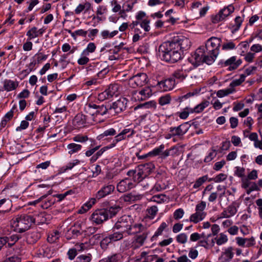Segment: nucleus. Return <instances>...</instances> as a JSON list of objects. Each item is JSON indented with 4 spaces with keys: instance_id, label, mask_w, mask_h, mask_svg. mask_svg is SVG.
Instances as JSON below:
<instances>
[{
    "instance_id": "nucleus-30",
    "label": "nucleus",
    "mask_w": 262,
    "mask_h": 262,
    "mask_svg": "<svg viewBox=\"0 0 262 262\" xmlns=\"http://www.w3.org/2000/svg\"><path fill=\"white\" fill-rule=\"evenodd\" d=\"M20 238V235L18 234H13L9 237L8 236H2L1 237V239H4L5 241L4 243V246L6 244H8V246L9 247H12L13 245L15 244V243L18 241V240Z\"/></svg>"
},
{
    "instance_id": "nucleus-34",
    "label": "nucleus",
    "mask_w": 262,
    "mask_h": 262,
    "mask_svg": "<svg viewBox=\"0 0 262 262\" xmlns=\"http://www.w3.org/2000/svg\"><path fill=\"white\" fill-rule=\"evenodd\" d=\"M119 89V86L118 84H111L108 88L105 90V91L111 98L114 96H117L118 95Z\"/></svg>"
},
{
    "instance_id": "nucleus-55",
    "label": "nucleus",
    "mask_w": 262,
    "mask_h": 262,
    "mask_svg": "<svg viewBox=\"0 0 262 262\" xmlns=\"http://www.w3.org/2000/svg\"><path fill=\"white\" fill-rule=\"evenodd\" d=\"M208 176L205 175L203 176L202 177L199 178L195 182L193 188L194 189H198L200 186H201L205 182H206L208 180Z\"/></svg>"
},
{
    "instance_id": "nucleus-25",
    "label": "nucleus",
    "mask_w": 262,
    "mask_h": 262,
    "mask_svg": "<svg viewBox=\"0 0 262 262\" xmlns=\"http://www.w3.org/2000/svg\"><path fill=\"white\" fill-rule=\"evenodd\" d=\"M187 72L186 69L182 67L181 69L176 70L172 75V77L175 80L177 79L176 83L183 81L187 76Z\"/></svg>"
},
{
    "instance_id": "nucleus-16",
    "label": "nucleus",
    "mask_w": 262,
    "mask_h": 262,
    "mask_svg": "<svg viewBox=\"0 0 262 262\" xmlns=\"http://www.w3.org/2000/svg\"><path fill=\"white\" fill-rule=\"evenodd\" d=\"M190 124L188 122H184L177 127H170L169 128V132L171 136H178L182 137L188 130Z\"/></svg>"
},
{
    "instance_id": "nucleus-6",
    "label": "nucleus",
    "mask_w": 262,
    "mask_h": 262,
    "mask_svg": "<svg viewBox=\"0 0 262 262\" xmlns=\"http://www.w3.org/2000/svg\"><path fill=\"white\" fill-rule=\"evenodd\" d=\"M35 222V219L33 216L23 214L17 216L13 222V225L16 231L22 233L28 230Z\"/></svg>"
},
{
    "instance_id": "nucleus-17",
    "label": "nucleus",
    "mask_w": 262,
    "mask_h": 262,
    "mask_svg": "<svg viewBox=\"0 0 262 262\" xmlns=\"http://www.w3.org/2000/svg\"><path fill=\"white\" fill-rule=\"evenodd\" d=\"M146 16V14L143 11H139L136 15V20L133 21L132 23L129 24V27L133 30L135 33L141 34L142 31L138 27L139 25V20L143 19Z\"/></svg>"
},
{
    "instance_id": "nucleus-45",
    "label": "nucleus",
    "mask_w": 262,
    "mask_h": 262,
    "mask_svg": "<svg viewBox=\"0 0 262 262\" xmlns=\"http://www.w3.org/2000/svg\"><path fill=\"white\" fill-rule=\"evenodd\" d=\"M59 237L60 233L59 231L54 230L48 235L47 241L50 243H54L59 239Z\"/></svg>"
},
{
    "instance_id": "nucleus-18",
    "label": "nucleus",
    "mask_w": 262,
    "mask_h": 262,
    "mask_svg": "<svg viewBox=\"0 0 262 262\" xmlns=\"http://www.w3.org/2000/svg\"><path fill=\"white\" fill-rule=\"evenodd\" d=\"M135 186V184L130 179L125 178L118 183L117 189L119 192L123 193L132 189Z\"/></svg>"
},
{
    "instance_id": "nucleus-38",
    "label": "nucleus",
    "mask_w": 262,
    "mask_h": 262,
    "mask_svg": "<svg viewBox=\"0 0 262 262\" xmlns=\"http://www.w3.org/2000/svg\"><path fill=\"white\" fill-rule=\"evenodd\" d=\"M209 102L208 101L205 100L202 102L194 107H191L192 113L198 114L202 112L209 105Z\"/></svg>"
},
{
    "instance_id": "nucleus-33",
    "label": "nucleus",
    "mask_w": 262,
    "mask_h": 262,
    "mask_svg": "<svg viewBox=\"0 0 262 262\" xmlns=\"http://www.w3.org/2000/svg\"><path fill=\"white\" fill-rule=\"evenodd\" d=\"M168 227V224L165 222H162L160 226L158 228L154 234L151 237V241L153 242L156 241L159 236L163 234L164 230L167 229Z\"/></svg>"
},
{
    "instance_id": "nucleus-35",
    "label": "nucleus",
    "mask_w": 262,
    "mask_h": 262,
    "mask_svg": "<svg viewBox=\"0 0 262 262\" xmlns=\"http://www.w3.org/2000/svg\"><path fill=\"white\" fill-rule=\"evenodd\" d=\"M137 3L136 1H127L123 5V9L120 11V14L121 15V17H124V15H123V13L126 12L132 11V9L135 5V4Z\"/></svg>"
},
{
    "instance_id": "nucleus-1",
    "label": "nucleus",
    "mask_w": 262,
    "mask_h": 262,
    "mask_svg": "<svg viewBox=\"0 0 262 262\" xmlns=\"http://www.w3.org/2000/svg\"><path fill=\"white\" fill-rule=\"evenodd\" d=\"M183 43L168 41L163 42L159 48V56L162 60L169 63H175L182 58L181 49H186Z\"/></svg>"
},
{
    "instance_id": "nucleus-44",
    "label": "nucleus",
    "mask_w": 262,
    "mask_h": 262,
    "mask_svg": "<svg viewBox=\"0 0 262 262\" xmlns=\"http://www.w3.org/2000/svg\"><path fill=\"white\" fill-rule=\"evenodd\" d=\"M108 235L113 243H114L123 239L124 236H125V234L121 231L118 230V231L115 232L113 233L109 234Z\"/></svg>"
},
{
    "instance_id": "nucleus-24",
    "label": "nucleus",
    "mask_w": 262,
    "mask_h": 262,
    "mask_svg": "<svg viewBox=\"0 0 262 262\" xmlns=\"http://www.w3.org/2000/svg\"><path fill=\"white\" fill-rule=\"evenodd\" d=\"M234 248L232 247H229L225 250V251L222 253L220 258L221 262H229L233 257Z\"/></svg>"
},
{
    "instance_id": "nucleus-28",
    "label": "nucleus",
    "mask_w": 262,
    "mask_h": 262,
    "mask_svg": "<svg viewBox=\"0 0 262 262\" xmlns=\"http://www.w3.org/2000/svg\"><path fill=\"white\" fill-rule=\"evenodd\" d=\"M41 234L37 230L29 232L27 235V241L30 244H33L36 243L40 238Z\"/></svg>"
},
{
    "instance_id": "nucleus-21",
    "label": "nucleus",
    "mask_w": 262,
    "mask_h": 262,
    "mask_svg": "<svg viewBox=\"0 0 262 262\" xmlns=\"http://www.w3.org/2000/svg\"><path fill=\"white\" fill-rule=\"evenodd\" d=\"M237 211L235 203H232L223 210L218 219L229 218L235 214Z\"/></svg>"
},
{
    "instance_id": "nucleus-4",
    "label": "nucleus",
    "mask_w": 262,
    "mask_h": 262,
    "mask_svg": "<svg viewBox=\"0 0 262 262\" xmlns=\"http://www.w3.org/2000/svg\"><path fill=\"white\" fill-rule=\"evenodd\" d=\"M83 111L90 116L89 118L94 120V123L100 122V119L98 118L99 116H106L105 102L101 105H97L94 102H88L85 104Z\"/></svg>"
},
{
    "instance_id": "nucleus-12",
    "label": "nucleus",
    "mask_w": 262,
    "mask_h": 262,
    "mask_svg": "<svg viewBox=\"0 0 262 262\" xmlns=\"http://www.w3.org/2000/svg\"><path fill=\"white\" fill-rule=\"evenodd\" d=\"M234 11V7L232 5H229L227 7L221 9L217 14L211 16V21L213 24H216L223 21L227 17L229 16Z\"/></svg>"
},
{
    "instance_id": "nucleus-50",
    "label": "nucleus",
    "mask_w": 262,
    "mask_h": 262,
    "mask_svg": "<svg viewBox=\"0 0 262 262\" xmlns=\"http://www.w3.org/2000/svg\"><path fill=\"white\" fill-rule=\"evenodd\" d=\"M96 49V46L94 42H90L86 49L82 51V54L85 55H89L90 53H94Z\"/></svg>"
},
{
    "instance_id": "nucleus-23",
    "label": "nucleus",
    "mask_w": 262,
    "mask_h": 262,
    "mask_svg": "<svg viewBox=\"0 0 262 262\" xmlns=\"http://www.w3.org/2000/svg\"><path fill=\"white\" fill-rule=\"evenodd\" d=\"M204 48V50L206 52L207 56L209 58H211L213 59V63L215 60L217 56L219 54V49L213 48L211 46H210V44L206 41L205 45L202 46Z\"/></svg>"
},
{
    "instance_id": "nucleus-31",
    "label": "nucleus",
    "mask_w": 262,
    "mask_h": 262,
    "mask_svg": "<svg viewBox=\"0 0 262 262\" xmlns=\"http://www.w3.org/2000/svg\"><path fill=\"white\" fill-rule=\"evenodd\" d=\"M206 212H200L195 211V213L192 214L190 215L189 217V221L190 222L194 224H197L198 223L203 220L206 217Z\"/></svg>"
},
{
    "instance_id": "nucleus-15",
    "label": "nucleus",
    "mask_w": 262,
    "mask_h": 262,
    "mask_svg": "<svg viewBox=\"0 0 262 262\" xmlns=\"http://www.w3.org/2000/svg\"><path fill=\"white\" fill-rule=\"evenodd\" d=\"M132 99L136 101H143L149 98L152 95L151 90L149 87H145L142 90L138 92L133 91L132 92Z\"/></svg>"
},
{
    "instance_id": "nucleus-64",
    "label": "nucleus",
    "mask_w": 262,
    "mask_h": 262,
    "mask_svg": "<svg viewBox=\"0 0 262 262\" xmlns=\"http://www.w3.org/2000/svg\"><path fill=\"white\" fill-rule=\"evenodd\" d=\"M184 214V211L182 208H179L174 211L173 212V218L176 220H178L183 216Z\"/></svg>"
},
{
    "instance_id": "nucleus-47",
    "label": "nucleus",
    "mask_w": 262,
    "mask_h": 262,
    "mask_svg": "<svg viewBox=\"0 0 262 262\" xmlns=\"http://www.w3.org/2000/svg\"><path fill=\"white\" fill-rule=\"evenodd\" d=\"M112 147H110V145L105 147H103L100 150H99L96 153H95L91 158V162H95L106 151L107 149L111 148Z\"/></svg>"
},
{
    "instance_id": "nucleus-2",
    "label": "nucleus",
    "mask_w": 262,
    "mask_h": 262,
    "mask_svg": "<svg viewBox=\"0 0 262 262\" xmlns=\"http://www.w3.org/2000/svg\"><path fill=\"white\" fill-rule=\"evenodd\" d=\"M117 132L114 128H110L104 130L98 136L99 140H103L107 141L112 140L110 144V147H114L116 144L127 138H131L135 132L131 128H125L119 133L116 135Z\"/></svg>"
},
{
    "instance_id": "nucleus-20",
    "label": "nucleus",
    "mask_w": 262,
    "mask_h": 262,
    "mask_svg": "<svg viewBox=\"0 0 262 262\" xmlns=\"http://www.w3.org/2000/svg\"><path fill=\"white\" fill-rule=\"evenodd\" d=\"M52 192V190L48 191V193L45 195H47V196L41 201L40 206L44 209H47L52 206L56 202V200L55 198V196L50 195Z\"/></svg>"
},
{
    "instance_id": "nucleus-9",
    "label": "nucleus",
    "mask_w": 262,
    "mask_h": 262,
    "mask_svg": "<svg viewBox=\"0 0 262 262\" xmlns=\"http://www.w3.org/2000/svg\"><path fill=\"white\" fill-rule=\"evenodd\" d=\"M137 175L135 177V182H140L147 178L155 169V165L152 162H148L138 166Z\"/></svg>"
},
{
    "instance_id": "nucleus-7",
    "label": "nucleus",
    "mask_w": 262,
    "mask_h": 262,
    "mask_svg": "<svg viewBox=\"0 0 262 262\" xmlns=\"http://www.w3.org/2000/svg\"><path fill=\"white\" fill-rule=\"evenodd\" d=\"M149 233L147 228L141 223H138L136 228L133 229L132 235H135L133 242L135 248H139L143 245Z\"/></svg>"
},
{
    "instance_id": "nucleus-63",
    "label": "nucleus",
    "mask_w": 262,
    "mask_h": 262,
    "mask_svg": "<svg viewBox=\"0 0 262 262\" xmlns=\"http://www.w3.org/2000/svg\"><path fill=\"white\" fill-rule=\"evenodd\" d=\"M89 55H83L81 53V57L77 60V63L79 65L84 66L86 64L90 61L89 58L88 57Z\"/></svg>"
},
{
    "instance_id": "nucleus-22",
    "label": "nucleus",
    "mask_w": 262,
    "mask_h": 262,
    "mask_svg": "<svg viewBox=\"0 0 262 262\" xmlns=\"http://www.w3.org/2000/svg\"><path fill=\"white\" fill-rule=\"evenodd\" d=\"M176 84V81L173 77H170L159 82V85L163 91L172 90Z\"/></svg>"
},
{
    "instance_id": "nucleus-8",
    "label": "nucleus",
    "mask_w": 262,
    "mask_h": 262,
    "mask_svg": "<svg viewBox=\"0 0 262 262\" xmlns=\"http://www.w3.org/2000/svg\"><path fill=\"white\" fill-rule=\"evenodd\" d=\"M188 61L195 67L203 63L208 65L213 63V59L208 57L202 46L198 48L194 54L191 55L188 58Z\"/></svg>"
},
{
    "instance_id": "nucleus-11",
    "label": "nucleus",
    "mask_w": 262,
    "mask_h": 262,
    "mask_svg": "<svg viewBox=\"0 0 262 262\" xmlns=\"http://www.w3.org/2000/svg\"><path fill=\"white\" fill-rule=\"evenodd\" d=\"M242 63V59L237 58L235 56H233L226 60H221L219 63V65L223 68L227 67L228 71H232L237 69Z\"/></svg>"
},
{
    "instance_id": "nucleus-58",
    "label": "nucleus",
    "mask_w": 262,
    "mask_h": 262,
    "mask_svg": "<svg viewBox=\"0 0 262 262\" xmlns=\"http://www.w3.org/2000/svg\"><path fill=\"white\" fill-rule=\"evenodd\" d=\"M187 235L185 233L179 234L176 236V241L179 244H184L187 243Z\"/></svg>"
},
{
    "instance_id": "nucleus-41",
    "label": "nucleus",
    "mask_w": 262,
    "mask_h": 262,
    "mask_svg": "<svg viewBox=\"0 0 262 262\" xmlns=\"http://www.w3.org/2000/svg\"><path fill=\"white\" fill-rule=\"evenodd\" d=\"M190 114L192 113L191 107L189 106H186L181 112L177 113L178 116L181 119H186Z\"/></svg>"
},
{
    "instance_id": "nucleus-13",
    "label": "nucleus",
    "mask_w": 262,
    "mask_h": 262,
    "mask_svg": "<svg viewBox=\"0 0 262 262\" xmlns=\"http://www.w3.org/2000/svg\"><path fill=\"white\" fill-rule=\"evenodd\" d=\"M148 82L147 75L144 73H138L129 79V85L133 88L141 87Z\"/></svg>"
},
{
    "instance_id": "nucleus-39",
    "label": "nucleus",
    "mask_w": 262,
    "mask_h": 262,
    "mask_svg": "<svg viewBox=\"0 0 262 262\" xmlns=\"http://www.w3.org/2000/svg\"><path fill=\"white\" fill-rule=\"evenodd\" d=\"M143 197V195L140 194H135L134 192H131L124 196V200L125 202H135L140 200Z\"/></svg>"
},
{
    "instance_id": "nucleus-56",
    "label": "nucleus",
    "mask_w": 262,
    "mask_h": 262,
    "mask_svg": "<svg viewBox=\"0 0 262 262\" xmlns=\"http://www.w3.org/2000/svg\"><path fill=\"white\" fill-rule=\"evenodd\" d=\"M27 36L28 37V40H31L38 36L37 28L33 27L27 32Z\"/></svg>"
},
{
    "instance_id": "nucleus-60",
    "label": "nucleus",
    "mask_w": 262,
    "mask_h": 262,
    "mask_svg": "<svg viewBox=\"0 0 262 262\" xmlns=\"http://www.w3.org/2000/svg\"><path fill=\"white\" fill-rule=\"evenodd\" d=\"M171 101V97L170 95L167 94L163 96H162L159 99V103L161 105H164L170 103Z\"/></svg>"
},
{
    "instance_id": "nucleus-5",
    "label": "nucleus",
    "mask_w": 262,
    "mask_h": 262,
    "mask_svg": "<svg viewBox=\"0 0 262 262\" xmlns=\"http://www.w3.org/2000/svg\"><path fill=\"white\" fill-rule=\"evenodd\" d=\"M128 103V99L125 97H121L112 103L105 102L106 116L113 117L123 113L127 109Z\"/></svg>"
},
{
    "instance_id": "nucleus-46",
    "label": "nucleus",
    "mask_w": 262,
    "mask_h": 262,
    "mask_svg": "<svg viewBox=\"0 0 262 262\" xmlns=\"http://www.w3.org/2000/svg\"><path fill=\"white\" fill-rule=\"evenodd\" d=\"M207 41L210 44V46L213 47V48L217 49L220 50L221 40L220 39L212 37L208 39Z\"/></svg>"
},
{
    "instance_id": "nucleus-29",
    "label": "nucleus",
    "mask_w": 262,
    "mask_h": 262,
    "mask_svg": "<svg viewBox=\"0 0 262 262\" xmlns=\"http://www.w3.org/2000/svg\"><path fill=\"white\" fill-rule=\"evenodd\" d=\"M92 4L89 2H86L84 4H80L75 9V13L76 14H79L82 11H84V13H86L89 10L92 9Z\"/></svg>"
},
{
    "instance_id": "nucleus-14",
    "label": "nucleus",
    "mask_w": 262,
    "mask_h": 262,
    "mask_svg": "<svg viewBox=\"0 0 262 262\" xmlns=\"http://www.w3.org/2000/svg\"><path fill=\"white\" fill-rule=\"evenodd\" d=\"M108 219V214L105 208L96 210L90 218L91 221L97 225L101 224Z\"/></svg>"
},
{
    "instance_id": "nucleus-61",
    "label": "nucleus",
    "mask_w": 262,
    "mask_h": 262,
    "mask_svg": "<svg viewBox=\"0 0 262 262\" xmlns=\"http://www.w3.org/2000/svg\"><path fill=\"white\" fill-rule=\"evenodd\" d=\"M227 178V175L224 173H220L219 174L217 175L215 178L209 179L208 180L209 182H210L211 181H213L214 182L216 183H219L221 182L222 181H224Z\"/></svg>"
},
{
    "instance_id": "nucleus-59",
    "label": "nucleus",
    "mask_w": 262,
    "mask_h": 262,
    "mask_svg": "<svg viewBox=\"0 0 262 262\" xmlns=\"http://www.w3.org/2000/svg\"><path fill=\"white\" fill-rule=\"evenodd\" d=\"M158 208L156 206H152L147 209L148 217L153 219L158 212Z\"/></svg>"
},
{
    "instance_id": "nucleus-19",
    "label": "nucleus",
    "mask_w": 262,
    "mask_h": 262,
    "mask_svg": "<svg viewBox=\"0 0 262 262\" xmlns=\"http://www.w3.org/2000/svg\"><path fill=\"white\" fill-rule=\"evenodd\" d=\"M115 190V186L113 184H108L104 185L96 193L95 198L97 200H100L107 195L111 194Z\"/></svg>"
},
{
    "instance_id": "nucleus-27",
    "label": "nucleus",
    "mask_w": 262,
    "mask_h": 262,
    "mask_svg": "<svg viewBox=\"0 0 262 262\" xmlns=\"http://www.w3.org/2000/svg\"><path fill=\"white\" fill-rule=\"evenodd\" d=\"M19 82L11 79H5L3 81V88L7 92L13 91L18 86Z\"/></svg>"
},
{
    "instance_id": "nucleus-49",
    "label": "nucleus",
    "mask_w": 262,
    "mask_h": 262,
    "mask_svg": "<svg viewBox=\"0 0 262 262\" xmlns=\"http://www.w3.org/2000/svg\"><path fill=\"white\" fill-rule=\"evenodd\" d=\"M112 243L113 242L108 235L103 236L100 242V247L102 249L105 250L108 248L109 244Z\"/></svg>"
},
{
    "instance_id": "nucleus-10",
    "label": "nucleus",
    "mask_w": 262,
    "mask_h": 262,
    "mask_svg": "<svg viewBox=\"0 0 262 262\" xmlns=\"http://www.w3.org/2000/svg\"><path fill=\"white\" fill-rule=\"evenodd\" d=\"M93 119L82 113L77 114L73 120L72 124L75 129H80L94 124Z\"/></svg>"
},
{
    "instance_id": "nucleus-36",
    "label": "nucleus",
    "mask_w": 262,
    "mask_h": 262,
    "mask_svg": "<svg viewBox=\"0 0 262 262\" xmlns=\"http://www.w3.org/2000/svg\"><path fill=\"white\" fill-rule=\"evenodd\" d=\"M105 209L107 211L108 218H111L117 214V213L121 210V207L119 205L115 204Z\"/></svg>"
},
{
    "instance_id": "nucleus-42",
    "label": "nucleus",
    "mask_w": 262,
    "mask_h": 262,
    "mask_svg": "<svg viewBox=\"0 0 262 262\" xmlns=\"http://www.w3.org/2000/svg\"><path fill=\"white\" fill-rule=\"evenodd\" d=\"M150 19H148V16L146 15L143 19L139 20L140 27L143 29L145 32H149L150 30Z\"/></svg>"
},
{
    "instance_id": "nucleus-54",
    "label": "nucleus",
    "mask_w": 262,
    "mask_h": 262,
    "mask_svg": "<svg viewBox=\"0 0 262 262\" xmlns=\"http://www.w3.org/2000/svg\"><path fill=\"white\" fill-rule=\"evenodd\" d=\"M234 90L232 88H228L226 89H223L218 91L216 93V96L218 97L222 98L229 94H232L234 92Z\"/></svg>"
},
{
    "instance_id": "nucleus-57",
    "label": "nucleus",
    "mask_w": 262,
    "mask_h": 262,
    "mask_svg": "<svg viewBox=\"0 0 262 262\" xmlns=\"http://www.w3.org/2000/svg\"><path fill=\"white\" fill-rule=\"evenodd\" d=\"M164 145L161 144L159 147L155 148L152 151L149 152L148 155H149V156H156L159 155L164 149Z\"/></svg>"
},
{
    "instance_id": "nucleus-37",
    "label": "nucleus",
    "mask_w": 262,
    "mask_h": 262,
    "mask_svg": "<svg viewBox=\"0 0 262 262\" xmlns=\"http://www.w3.org/2000/svg\"><path fill=\"white\" fill-rule=\"evenodd\" d=\"M82 146L80 144L75 143H71L67 145L68 154L72 155L80 151L82 149Z\"/></svg>"
},
{
    "instance_id": "nucleus-40",
    "label": "nucleus",
    "mask_w": 262,
    "mask_h": 262,
    "mask_svg": "<svg viewBox=\"0 0 262 262\" xmlns=\"http://www.w3.org/2000/svg\"><path fill=\"white\" fill-rule=\"evenodd\" d=\"M79 163L80 161L79 160H74L72 162L68 163L66 165L60 167L59 169V172L64 173L68 170L72 169L75 166L79 164Z\"/></svg>"
},
{
    "instance_id": "nucleus-52",
    "label": "nucleus",
    "mask_w": 262,
    "mask_h": 262,
    "mask_svg": "<svg viewBox=\"0 0 262 262\" xmlns=\"http://www.w3.org/2000/svg\"><path fill=\"white\" fill-rule=\"evenodd\" d=\"M214 239L217 245H222L225 244L228 241V237L226 234L223 233H220Z\"/></svg>"
},
{
    "instance_id": "nucleus-26",
    "label": "nucleus",
    "mask_w": 262,
    "mask_h": 262,
    "mask_svg": "<svg viewBox=\"0 0 262 262\" xmlns=\"http://www.w3.org/2000/svg\"><path fill=\"white\" fill-rule=\"evenodd\" d=\"M82 234L81 230L76 229L75 225L69 228L65 233L67 239H75Z\"/></svg>"
},
{
    "instance_id": "nucleus-43",
    "label": "nucleus",
    "mask_w": 262,
    "mask_h": 262,
    "mask_svg": "<svg viewBox=\"0 0 262 262\" xmlns=\"http://www.w3.org/2000/svg\"><path fill=\"white\" fill-rule=\"evenodd\" d=\"M72 139L75 142L82 143L86 142L89 140H90L92 143L93 142H95V141L92 139H89L88 136L81 134L77 135L76 136H74ZM93 145H95V143H93Z\"/></svg>"
},
{
    "instance_id": "nucleus-3",
    "label": "nucleus",
    "mask_w": 262,
    "mask_h": 262,
    "mask_svg": "<svg viewBox=\"0 0 262 262\" xmlns=\"http://www.w3.org/2000/svg\"><path fill=\"white\" fill-rule=\"evenodd\" d=\"M134 219L130 215H124L118 218L114 224L113 229L119 230L125 234V236L132 235L133 229L136 228L138 223L134 224Z\"/></svg>"
},
{
    "instance_id": "nucleus-62",
    "label": "nucleus",
    "mask_w": 262,
    "mask_h": 262,
    "mask_svg": "<svg viewBox=\"0 0 262 262\" xmlns=\"http://www.w3.org/2000/svg\"><path fill=\"white\" fill-rule=\"evenodd\" d=\"M15 110L17 111V105L16 104H14L11 110L6 114L3 118L9 121L12 118Z\"/></svg>"
},
{
    "instance_id": "nucleus-51",
    "label": "nucleus",
    "mask_w": 262,
    "mask_h": 262,
    "mask_svg": "<svg viewBox=\"0 0 262 262\" xmlns=\"http://www.w3.org/2000/svg\"><path fill=\"white\" fill-rule=\"evenodd\" d=\"M118 33V30H115L111 32L109 31L105 30L101 32V35L103 39L112 38Z\"/></svg>"
},
{
    "instance_id": "nucleus-32",
    "label": "nucleus",
    "mask_w": 262,
    "mask_h": 262,
    "mask_svg": "<svg viewBox=\"0 0 262 262\" xmlns=\"http://www.w3.org/2000/svg\"><path fill=\"white\" fill-rule=\"evenodd\" d=\"M121 258V254L116 253L100 259L99 262H120Z\"/></svg>"
},
{
    "instance_id": "nucleus-48",
    "label": "nucleus",
    "mask_w": 262,
    "mask_h": 262,
    "mask_svg": "<svg viewBox=\"0 0 262 262\" xmlns=\"http://www.w3.org/2000/svg\"><path fill=\"white\" fill-rule=\"evenodd\" d=\"M5 203L8 206L7 208L6 209L0 210L1 213H5L6 212H9L11 210L12 205L11 201L9 199H3L0 200V207L2 206V205Z\"/></svg>"
},
{
    "instance_id": "nucleus-53",
    "label": "nucleus",
    "mask_w": 262,
    "mask_h": 262,
    "mask_svg": "<svg viewBox=\"0 0 262 262\" xmlns=\"http://www.w3.org/2000/svg\"><path fill=\"white\" fill-rule=\"evenodd\" d=\"M156 107V102L154 101H150L146 102L144 103L140 104L135 107V110H137L139 108L144 107L146 108H155Z\"/></svg>"
}]
</instances>
